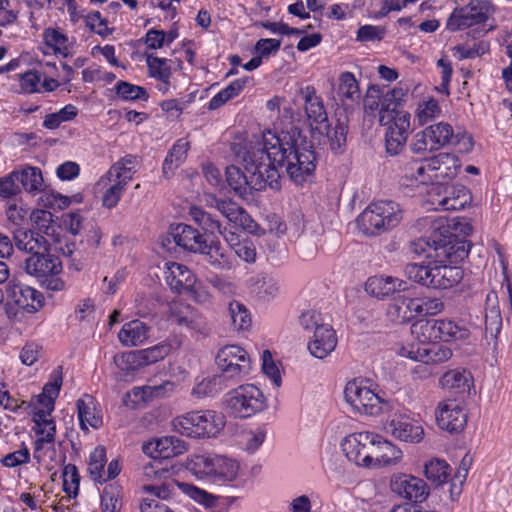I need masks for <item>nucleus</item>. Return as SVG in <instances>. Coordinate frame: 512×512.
I'll list each match as a JSON object with an SVG mask.
<instances>
[{"label":"nucleus","instance_id":"39","mask_svg":"<svg viewBox=\"0 0 512 512\" xmlns=\"http://www.w3.org/2000/svg\"><path fill=\"white\" fill-rule=\"evenodd\" d=\"M51 414V411L45 409H38L34 412L33 422L35 424L34 427L46 426L48 427V434L43 437H39L35 441L36 450H40L43 447L44 443H53L55 441V433H56V424L53 419L48 418Z\"/></svg>","mask_w":512,"mask_h":512},{"label":"nucleus","instance_id":"64","mask_svg":"<svg viewBox=\"0 0 512 512\" xmlns=\"http://www.w3.org/2000/svg\"><path fill=\"white\" fill-rule=\"evenodd\" d=\"M41 82V73L38 71H27L21 74L20 85L24 92L35 93L38 92V85Z\"/></svg>","mask_w":512,"mask_h":512},{"label":"nucleus","instance_id":"9","mask_svg":"<svg viewBox=\"0 0 512 512\" xmlns=\"http://www.w3.org/2000/svg\"><path fill=\"white\" fill-rule=\"evenodd\" d=\"M25 271L36 277L40 283L51 291H61L65 287L59 277L62 272V262L52 254L34 253L25 260Z\"/></svg>","mask_w":512,"mask_h":512},{"label":"nucleus","instance_id":"7","mask_svg":"<svg viewBox=\"0 0 512 512\" xmlns=\"http://www.w3.org/2000/svg\"><path fill=\"white\" fill-rule=\"evenodd\" d=\"M174 429L191 438L215 437L225 425L224 417L213 410L190 411L173 420Z\"/></svg>","mask_w":512,"mask_h":512},{"label":"nucleus","instance_id":"5","mask_svg":"<svg viewBox=\"0 0 512 512\" xmlns=\"http://www.w3.org/2000/svg\"><path fill=\"white\" fill-rule=\"evenodd\" d=\"M174 243L182 249L206 256L207 262L216 269H229L228 256L218 240L208 239L187 224H178L171 232Z\"/></svg>","mask_w":512,"mask_h":512},{"label":"nucleus","instance_id":"8","mask_svg":"<svg viewBox=\"0 0 512 512\" xmlns=\"http://www.w3.org/2000/svg\"><path fill=\"white\" fill-rule=\"evenodd\" d=\"M226 406L235 418H249L267 406L263 392L253 384L240 385L226 394Z\"/></svg>","mask_w":512,"mask_h":512},{"label":"nucleus","instance_id":"52","mask_svg":"<svg viewBox=\"0 0 512 512\" xmlns=\"http://www.w3.org/2000/svg\"><path fill=\"white\" fill-rule=\"evenodd\" d=\"M80 476L75 465L68 464L63 470V490L70 497H76L79 491Z\"/></svg>","mask_w":512,"mask_h":512},{"label":"nucleus","instance_id":"19","mask_svg":"<svg viewBox=\"0 0 512 512\" xmlns=\"http://www.w3.org/2000/svg\"><path fill=\"white\" fill-rule=\"evenodd\" d=\"M140 159L138 156L127 154L115 162L97 182L98 187H107L108 183L117 181L127 186L133 175L138 171Z\"/></svg>","mask_w":512,"mask_h":512},{"label":"nucleus","instance_id":"10","mask_svg":"<svg viewBox=\"0 0 512 512\" xmlns=\"http://www.w3.org/2000/svg\"><path fill=\"white\" fill-rule=\"evenodd\" d=\"M215 363L221 376L230 385L241 381L251 371L249 354L238 345H226L219 349Z\"/></svg>","mask_w":512,"mask_h":512},{"label":"nucleus","instance_id":"1","mask_svg":"<svg viewBox=\"0 0 512 512\" xmlns=\"http://www.w3.org/2000/svg\"><path fill=\"white\" fill-rule=\"evenodd\" d=\"M258 140L260 147L251 152L253 159H264L266 168L277 171L280 183L283 173L296 185H303L313 178L316 153L312 141L301 128L293 125L280 134L267 130Z\"/></svg>","mask_w":512,"mask_h":512},{"label":"nucleus","instance_id":"41","mask_svg":"<svg viewBox=\"0 0 512 512\" xmlns=\"http://www.w3.org/2000/svg\"><path fill=\"white\" fill-rule=\"evenodd\" d=\"M192 220L197 223L206 233H223L222 225L212 214L206 212L203 208L192 206L189 211Z\"/></svg>","mask_w":512,"mask_h":512},{"label":"nucleus","instance_id":"51","mask_svg":"<svg viewBox=\"0 0 512 512\" xmlns=\"http://www.w3.org/2000/svg\"><path fill=\"white\" fill-rule=\"evenodd\" d=\"M441 113L439 103L436 99L430 98L418 105L416 116L420 125H424Z\"/></svg>","mask_w":512,"mask_h":512},{"label":"nucleus","instance_id":"58","mask_svg":"<svg viewBox=\"0 0 512 512\" xmlns=\"http://www.w3.org/2000/svg\"><path fill=\"white\" fill-rule=\"evenodd\" d=\"M430 138L427 134V131L424 129L420 132H417L410 144V150L417 155H426L427 153L436 151L434 147H432L430 143Z\"/></svg>","mask_w":512,"mask_h":512},{"label":"nucleus","instance_id":"55","mask_svg":"<svg viewBox=\"0 0 512 512\" xmlns=\"http://www.w3.org/2000/svg\"><path fill=\"white\" fill-rule=\"evenodd\" d=\"M386 313L393 322L401 324L410 322L401 295H398L389 303Z\"/></svg>","mask_w":512,"mask_h":512},{"label":"nucleus","instance_id":"13","mask_svg":"<svg viewBox=\"0 0 512 512\" xmlns=\"http://www.w3.org/2000/svg\"><path fill=\"white\" fill-rule=\"evenodd\" d=\"M368 447V452L364 455L361 463V466L366 468H380L395 465L403 456L402 451L398 447L373 432Z\"/></svg>","mask_w":512,"mask_h":512},{"label":"nucleus","instance_id":"23","mask_svg":"<svg viewBox=\"0 0 512 512\" xmlns=\"http://www.w3.org/2000/svg\"><path fill=\"white\" fill-rule=\"evenodd\" d=\"M164 279L171 290L177 294L189 291L195 284L192 271L186 265L177 262L165 264Z\"/></svg>","mask_w":512,"mask_h":512},{"label":"nucleus","instance_id":"36","mask_svg":"<svg viewBox=\"0 0 512 512\" xmlns=\"http://www.w3.org/2000/svg\"><path fill=\"white\" fill-rule=\"evenodd\" d=\"M430 138L432 147L436 150L449 145L453 141L454 130L453 127L446 122H439L429 125L425 128Z\"/></svg>","mask_w":512,"mask_h":512},{"label":"nucleus","instance_id":"63","mask_svg":"<svg viewBox=\"0 0 512 512\" xmlns=\"http://www.w3.org/2000/svg\"><path fill=\"white\" fill-rule=\"evenodd\" d=\"M384 33L383 28L373 25H364L357 30L356 40L360 42L381 40Z\"/></svg>","mask_w":512,"mask_h":512},{"label":"nucleus","instance_id":"50","mask_svg":"<svg viewBox=\"0 0 512 512\" xmlns=\"http://www.w3.org/2000/svg\"><path fill=\"white\" fill-rule=\"evenodd\" d=\"M171 350V345L162 342L152 347L138 350L143 367L164 359Z\"/></svg>","mask_w":512,"mask_h":512},{"label":"nucleus","instance_id":"49","mask_svg":"<svg viewBox=\"0 0 512 512\" xmlns=\"http://www.w3.org/2000/svg\"><path fill=\"white\" fill-rule=\"evenodd\" d=\"M406 95V91L400 87H395L387 91L381 100L379 113H383L386 110L393 111L395 114L405 112L401 107V102Z\"/></svg>","mask_w":512,"mask_h":512},{"label":"nucleus","instance_id":"2","mask_svg":"<svg viewBox=\"0 0 512 512\" xmlns=\"http://www.w3.org/2000/svg\"><path fill=\"white\" fill-rule=\"evenodd\" d=\"M259 140L251 142L247 147L237 151V156L242 159L249 176L241 171L240 168L231 165L226 168V181L234 193L244 200L253 196L254 191L264 190L270 187L273 190H279V174L273 168H266L264 159H253L251 152L258 150Z\"/></svg>","mask_w":512,"mask_h":512},{"label":"nucleus","instance_id":"26","mask_svg":"<svg viewBox=\"0 0 512 512\" xmlns=\"http://www.w3.org/2000/svg\"><path fill=\"white\" fill-rule=\"evenodd\" d=\"M337 345V337L333 328L328 325H320L314 332L313 339L308 343V349L312 356L318 359L327 357Z\"/></svg>","mask_w":512,"mask_h":512},{"label":"nucleus","instance_id":"31","mask_svg":"<svg viewBox=\"0 0 512 512\" xmlns=\"http://www.w3.org/2000/svg\"><path fill=\"white\" fill-rule=\"evenodd\" d=\"M80 428L88 431V426L98 428L102 424V418L96 409L95 399L85 394L76 402Z\"/></svg>","mask_w":512,"mask_h":512},{"label":"nucleus","instance_id":"21","mask_svg":"<svg viewBox=\"0 0 512 512\" xmlns=\"http://www.w3.org/2000/svg\"><path fill=\"white\" fill-rule=\"evenodd\" d=\"M461 164L458 157L451 153H439L430 158L432 184L444 185L456 177Z\"/></svg>","mask_w":512,"mask_h":512},{"label":"nucleus","instance_id":"48","mask_svg":"<svg viewBox=\"0 0 512 512\" xmlns=\"http://www.w3.org/2000/svg\"><path fill=\"white\" fill-rule=\"evenodd\" d=\"M113 362L125 375L133 374L143 367L138 350L116 354Z\"/></svg>","mask_w":512,"mask_h":512},{"label":"nucleus","instance_id":"38","mask_svg":"<svg viewBox=\"0 0 512 512\" xmlns=\"http://www.w3.org/2000/svg\"><path fill=\"white\" fill-rule=\"evenodd\" d=\"M439 330V341L465 340L469 337L470 331L463 325H459L451 320L436 319Z\"/></svg>","mask_w":512,"mask_h":512},{"label":"nucleus","instance_id":"43","mask_svg":"<svg viewBox=\"0 0 512 512\" xmlns=\"http://www.w3.org/2000/svg\"><path fill=\"white\" fill-rule=\"evenodd\" d=\"M107 462L106 450L103 446H98L94 449V451L90 454L88 470L90 473V477L93 481L98 482L100 484L105 482L104 474H105V464Z\"/></svg>","mask_w":512,"mask_h":512},{"label":"nucleus","instance_id":"17","mask_svg":"<svg viewBox=\"0 0 512 512\" xmlns=\"http://www.w3.org/2000/svg\"><path fill=\"white\" fill-rule=\"evenodd\" d=\"M436 421L442 430L457 433L463 430L467 422V414L456 399L441 402L436 411Z\"/></svg>","mask_w":512,"mask_h":512},{"label":"nucleus","instance_id":"37","mask_svg":"<svg viewBox=\"0 0 512 512\" xmlns=\"http://www.w3.org/2000/svg\"><path fill=\"white\" fill-rule=\"evenodd\" d=\"M169 60L166 58H160L153 54L146 56V65L148 68L149 76L162 82L165 85L170 84V78L172 75Z\"/></svg>","mask_w":512,"mask_h":512},{"label":"nucleus","instance_id":"15","mask_svg":"<svg viewBox=\"0 0 512 512\" xmlns=\"http://www.w3.org/2000/svg\"><path fill=\"white\" fill-rule=\"evenodd\" d=\"M195 465L203 467L200 472L209 476L214 482H231L237 477L239 465L236 461L224 456H199Z\"/></svg>","mask_w":512,"mask_h":512},{"label":"nucleus","instance_id":"59","mask_svg":"<svg viewBox=\"0 0 512 512\" xmlns=\"http://www.w3.org/2000/svg\"><path fill=\"white\" fill-rule=\"evenodd\" d=\"M418 300L422 316L436 315L444 309V303L438 297L420 296Z\"/></svg>","mask_w":512,"mask_h":512},{"label":"nucleus","instance_id":"6","mask_svg":"<svg viewBox=\"0 0 512 512\" xmlns=\"http://www.w3.org/2000/svg\"><path fill=\"white\" fill-rule=\"evenodd\" d=\"M404 218V209L393 200L370 203L358 216L359 229L368 236H378L396 228Z\"/></svg>","mask_w":512,"mask_h":512},{"label":"nucleus","instance_id":"14","mask_svg":"<svg viewBox=\"0 0 512 512\" xmlns=\"http://www.w3.org/2000/svg\"><path fill=\"white\" fill-rule=\"evenodd\" d=\"M488 5L483 0H470L463 7L455 8L447 19L446 28L452 32L484 23L488 19Z\"/></svg>","mask_w":512,"mask_h":512},{"label":"nucleus","instance_id":"42","mask_svg":"<svg viewBox=\"0 0 512 512\" xmlns=\"http://www.w3.org/2000/svg\"><path fill=\"white\" fill-rule=\"evenodd\" d=\"M338 96L342 102L349 100L356 102L360 98L358 82L351 72H343L339 77Z\"/></svg>","mask_w":512,"mask_h":512},{"label":"nucleus","instance_id":"40","mask_svg":"<svg viewBox=\"0 0 512 512\" xmlns=\"http://www.w3.org/2000/svg\"><path fill=\"white\" fill-rule=\"evenodd\" d=\"M412 333L416 335L420 345H428L439 341L437 320L430 319L412 325Z\"/></svg>","mask_w":512,"mask_h":512},{"label":"nucleus","instance_id":"61","mask_svg":"<svg viewBox=\"0 0 512 512\" xmlns=\"http://www.w3.org/2000/svg\"><path fill=\"white\" fill-rule=\"evenodd\" d=\"M299 323L303 329L313 331V333L320 327V325H326L321 314L315 310H307L303 312L299 317Z\"/></svg>","mask_w":512,"mask_h":512},{"label":"nucleus","instance_id":"54","mask_svg":"<svg viewBox=\"0 0 512 512\" xmlns=\"http://www.w3.org/2000/svg\"><path fill=\"white\" fill-rule=\"evenodd\" d=\"M21 192L16 170L0 178V197L8 199Z\"/></svg>","mask_w":512,"mask_h":512},{"label":"nucleus","instance_id":"47","mask_svg":"<svg viewBox=\"0 0 512 512\" xmlns=\"http://www.w3.org/2000/svg\"><path fill=\"white\" fill-rule=\"evenodd\" d=\"M115 93L124 101H147L149 94L142 86L131 84L127 81H118L114 87Z\"/></svg>","mask_w":512,"mask_h":512},{"label":"nucleus","instance_id":"3","mask_svg":"<svg viewBox=\"0 0 512 512\" xmlns=\"http://www.w3.org/2000/svg\"><path fill=\"white\" fill-rule=\"evenodd\" d=\"M414 252L425 254L426 259L435 262L456 264L464 260L470 251L471 244L464 238L450 232V226L438 223L427 239L422 238L413 243Z\"/></svg>","mask_w":512,"mask_h":512},{"label":"nucleus","instance_id":"27","mask_svg":"<svg viewBox=\"0 0 512 512\" xmlns=\"http://www.w3.org/2000/svg\"><path fill=\"white\" fill-rule=\"evenodd\" d=\"M372 432H358L347 435L341 441V448L349 461L361 466L363 457L368 452Z\"/></svg>","mask_w":512,"mask_h":512},{"label":"nucleus","instance_id":"20","mask_svg":"<svg viewBox=\"0 0 512 512\" xmlns=\"http://www.w3.org/2000/svg\"><path fill=\"white\" fill-rule=\"evenodd\" d=\"M6 293L19 308L28 313L37 312L44 302V297L38 290L12 281L8 282Z\"/></svg>","mask_w":512,"mask_h":512},{"label":"nucleus","instance_id":"30","mask_svg":"<svg viewBox=\"0 0 512 512\" xmlns=\"http://www.w3.org/2000/svg\"><path fill=\"white\" fill-rule=\"evenodd\" d=\"M150 328L136 319L125 323L118 333L120 343L127 347L139 346L149 337Z\"/></svg>","mask_w":512,"mask_h":512},{"label":"nucleus","instance_id":"53","mask_svg":"<svg viewBox=\"0 0 512 512\" xmlns=\"http://www.w3.org/2000/svg\"><path fill=\"white\" fill-rule=\"evenodd\" d=\"M489 43L486 41H478L470 45H457L454 47L455 55L458 56V59H473L479 56L484 55L489 51Z\"/></svg>","mask_w":512,"mask_h":512},{"label":"nucleus","instance_id":"29","mask_svg":"<svg viewBox=\"0 0 512 512\" xmlns=\"http://www.w3.org/2000/svg\"><path fill=\"white\" fill-rule=\"evenodd\" d=\"M440 383L445 390L464 396L469 394L473 387V377L465 369H454L447 371L440 379Z\"/></svg>","mask_w":512,"mask_h":512},{"label":"nucleus","instance_id":"45","mask_svg":"<svg viewBox=\"0 0 512 512\" xmlns=\"http://www.w3.org/2000/svg\"><path fill=\"white\" fill-rule=\"evenodd\" d=\"M424 473L429 481L439 486L444 484L449 477L450 466L444 460L433 459L425 464Z\"/></svg>","mask_w":512,"mask_h":512},{"label":"nucleus","instance_id":"46","mask_svg":"<svg viewBox=\"0 0 512 512\" xmlns=\"http://www.w3.org/2000/svg\"><path fill=\"white\" fill-rule=\"evenodd\" d=\"M211 207L217 209L229 222L236 224L241 222L243 215V208L231 199L212 198Z\"/></svg>","mask_w":512,"mask_h":512},{"label":"nucleus","instance_id":"4","mask_svg":"<svg viewBox=\"0 0 512 512\" xmlns=\"http://www.w3.org/2000/svg\"><path fill=\"white\" fill-rule=\"evenodd\" d=\"M409 280L432 289H449L460 283L464 272L460 266L427 259L421 263H408L404 269Z\"/></svg>","mask_w":512,"mask_h":512},{"label":"nucleus","instance_id":"16","mask_svg":"<svg viewBox=\"0 0 512 512\" xmlns=\"http://www.w3.org/2000/svg\"><path fill=\"white\" fill-rule=\"evenodd\" d=\"M390 488L401 498L415 503L425 501L429 495V488L424 480L408 474L393 475Z\"/></svg>","mask_w":512,"mask_h":512},{"label":"nucleus","instance_id":"32","mask_svg":"<svg viewBox=\"0 0 512 512\" xmlns=\"http://www.w3.org/2000/svg\"><path fill=\"white\" fill-rule=\"evenodd\" d=\"M231 386L220 373L196 379L192 389V395L202 399L206 397H215L224 389Z\"/></svg>","mask_w":512,"mask_h":512},{"label":"nucleus","instance_id":"35","mask_svg":"<svg viewBox=\"0 0 512 512\" xmlns=\"http://www.w3.org/2000/svg\"><path fill=\"white\" fill-rule=\"evenodd\" d=\"M451 193H457V196H444L437 200L440 209L461 210L471 202V194L463 185L451 186Z\"/></svg>","mask_w":512,"mask_h":512},{"label":"nucleus","instance_id":"22","mask_svg":"<svg viewBox=\"0 0 512 512\" xmlns=\"http://www.w3.org/2000/svg\"><path fill=\"white\" fill-rule=\"evenodd\" d=\"M400 355L426 364H434L449 360L452 356V351L438 341L428 345H418L416 349L413 346L410 348L402 347Z\"/></svg>","mask_w":512,"mask_h":512},{"label":"nucleus","instance_id":"18","mask_svg":"<svg viewBox=\"0 0 512 512\" xmlns=\"http://www.w3.org/2000/svg\"><path fill=\"white\" fill-rule=\"evenodd\" d=\"M348 128V116L346 114H340L332 122L329 120L325 121L314 131L326 137L330 149L334 154H341L346 147Z\"/></svg>","mask_w":512,"mask_h":512},{"label":"nucleus","instance_id":"25","mask_svg":"<svg viewBox=\"0 0 512 512\" xmlns=\"http://www.w3.org/2000/svg\"><path fill=\"white\" fill-rule=\"evenodd\" d=\"M389 430L395 438L411 443L420 442L424 435L423 428L407 415H394Z\"/></svg>","mask_w":512,"mask_h":512},{"label":"nucleus","instance_id":"24","mask_svg":"<svg viewBox=\"0 0 512 512\" xmlns=\"http://www.w3.org/2000/svg\"><path fill=\"white\" fill-rule=\"evenodd\" d=\"M304 99V109L311 129L314 131L318 126L328 120L322 98L316 94L313 86H306L300 89Z\"/></svg>","mask_w":512,"mask_h":512},{"label":"nucleus","instance_id":"33","mask_svg":"<svg viewBox=\"0 0 512 512\" xmlns=\"http://www.w3.org/2000/svg\"><path fill=\"white\" fill-rule=\"evenodd\" d=\"M62 367L53 371L51 380L43 387L42 392L36 396V403L40 406L39 409L53 411L55 407V399L58 397L62 386Z\"/></svg>","mask_w":512,"mask_h":512},{"label":"nucleus","instance_id":"12","mask_svg":"<svg viewBox=\"0 0 512 512\" xmlns=\"http://www.w3.org/2000/svg\"><path fill=\"white\" fill-rule=\"evenodd\" d=\"M344 397L346 402L361 414L375 416L381 413L382 399L368 386L366 380L349 381L344 389Z\"/></svg>","mask_w":512,"mask_h":512},{"label":"nucleus","instance_id":"57","mask_svg":"<svg viewBox=\"0 0 512 512\" xmlns=\"http://www.w3.org/2000/svg\"><path fill=\"white\" fill-rule=\"evenodd\" d=\"M86 25L89 29L102 37H106L112 33L107 26V20L102 18L99 11L89 13L85 18Z\"/></svg>","mask_w":512,"mask_h":512},{"label":"nucleus","instance_id":"62","mask_svg":"<svg viewBox=\"0 0 512 512\" xmlns=\"http://www.w3.org/2000/svg\"><path fill=\"white\" fill-rule=\"evenodd\" d=\"M235 254L244 262L252 264L256 261V247L249 238L243 239L241 244L235 247Z\"/></svg>","mask_w":512,"mask_h":512},{"label":"nucleus","instance_id":"44","mask_svg":"<svg viewBox=\"0 0 512 512\" xmlns=\"http://www.w3.org/2000/svg\"><path fill=\"white\" fill-rule=\"evenodd\" d=\"M228 314L232 326L236 330H247L251 326V316L246 306L239 301L233 300L228 304Z\"/></svg>","mask_w":512,"mask_h":512},{"label":"nucleus","instance_id":"28","mask_svg":"<svg viewBox=\"0 0 512 512\" xmlns=\"http://www.w3.org/2000/svg\"><path fill=\"white\" fill-rule=\"evenodd\" d=\"M407 282L392 276H374L368 278L365 290L376 298H384L395 292L405 291Z\"/></svg>","mask_w":512,"mask_h":512},{"label":"nucleus","instance_id":"56","mask_svg":"<svg viewBox=\"0 0 512 512\" xmlns=\"http://www.w3.org/2000/svg\"><path fill=\"white\" fill-rule=\"evenodd\" d=\"M108 185L109 187L106 189L102 197V205L111 209L118 204L126 186L118 183L117 181H112L111 183H108Z\"/></svg>","mask_w":512,"mask_h":512},{"label":"nucleus","instance_id":"60","mask_svg":"<svg viewBox=\"0 0 512 512\" xmlns=\"http://www.w3.org/2000/svg\"><path fill=\"white\" fill-rule=\"evenodd\" d=\"M262 371L272 380L276 387L281 386V376L278 367L274 363L272 355L268 350H265L262 355Z\"/></svg>","mask_w":512,"mask_h":512},{"label":"nucleus","instance_id":"34","mask_svg":"<svg viewBox=\"0 0 512 512\" xmlns=\"http://www.w3.org/2000/svg\"><path fill=\"white\" fill-rule=\"evenodd\" d=\"M16 174L20 187L25 191L35 194L44 189V180L40 168L26 166L21 171L16 170Z\"/></svg>","mask_w":512,"mask_h":512},{"label":"nucleus","instance_id":"11","mask_svg":"<svg viewBox=\"0 0 512 512\" xmlns=\"http://www.w3.org/2000/svg\"><path fill=\"white\" fill-rule=\"evenodd\" d=\"M410 118L411 116L408 112L395 114L393 111L386 110L383 113H379V123L387 126L385 132V151L388 155H400L405 149L411 130Z\"/></svg>","mask_w":512,"mask_h":512}]
</instances>
